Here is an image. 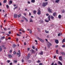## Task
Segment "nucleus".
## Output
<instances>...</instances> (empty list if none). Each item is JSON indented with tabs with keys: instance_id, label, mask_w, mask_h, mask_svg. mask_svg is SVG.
<instances>
[{
	"instance_id": "31",
	"label": "nucleus",
	"mask_w": 65,
	"mask_h": 65,
	"mask_svg": "<svg viewBox=\"0 0 65 65\" xmlns=\"http://www.w3.org/2000/svg\"><path fill=\"white\" fill-rule=\"evenodd\" d=\"M45 32L46 33H48V32H49V31H47L46 30H45Z\"/></svg>"
},
{
	"instance_id": "56",
	"label": "nucleus",
	"mask_w": 65,
	"mask_h": 65,
	"mask_svg": "<svg viewBox=\"0 0 65 65\" xmlns=\"http://www.w3.org/2000/svg\"><path fill=\"white\" fill-rule=\"evenodd\" d=\"M8 33H9V34H11V31H9Z\"/></svg>"
},
{
	"instance_id": "14",
	"label": "nucleus",
	"mask_w": 65,
	"mask_h": 65,
	"mask_svg": "<svg viewBox=\"0 0 65 65\" xmlns=\"http://www.w3.org/2000/svg\"><path fill=\"white\" fill-rule=\"evenodd\" d=\"M2 48L1 47V46H0V52H2Z\"/></svg>"
},
{
	"instance_id": "10",
	"label": "nucleus",
	"mask_w": 65,
	"mask_h": 65,
	"mask_svg": "<svg viewBox=\"0 0 65 65\" xmlns=\"http://www.w3.org/2000/svg\"><path fill=\"white\" fill-rule=\"evenodd\" d=\"M62 56H60L59 57V60H60V61H62Z\"/></svg>"
},
{
	"instance_id": "3",
	"label": "nucleus",
	"mask_w": 65,
	"mask_h": 65,
	"mask_svg": "<svg viewBox=\"0 0 65 65\" xmlns=\"http://www.w3.org/2000/svg\"><path fill=\"white\" fill-rule=\"evenodd\" d=\"M37 39H38L40 41H41L42 42H44V40L43 39H42L41 38H39V37H37Z\"/></svg>"
},
{
	"instance_id": "28",
	"label": "nucleus",
	"mask_w": 65,
	"mask_h": 65,
	"mask_svg": "<svg viewBox=\"0 0 65 65\" xmlns=\"http://www.w3.org/2000/svg\"><path fill=\"white\" fill-rule=\"evenodd\" d=\"M40 55H42L43 54V52L42 51L40 53H39Z\"/></svg>"
},
{
	"instance_id": "48",
	"label": "nucleus",
	"mask_w": 65,
	"mask_h": 65,
	"mask_svg": "<svg viewBox=\"0 0 65 65\" xmlns=\"http://www.w3.org/2000/svg\"><path fill=\"white\" fill-rule=\"evenodd\" d=\"M28 63H31V60H28Z\"/></svg>"
},
{
	"instance_id": "60",
	"label": "nucleus",
	"mask_w": 65,
	"mask_h": 65,
	"mask_svg": "<svg viewBox=\"0 0 65 65\" xmlns=\"http://www.w3.org/2000/svg\"><path fill=\"white\" fill-rule=\"evenodd\" d=\"M35 42H38V41H37V40H35Z\"/></svg>"
},
{
	"instance_id": "22",
	"label": "nucleus",
	"mask_w": 65,
	"mask_h": 65,
	"mask_svg": "<svg viewBox=\"0 0 65 65\" xmlns=\"http://www.w3.org/2000/svg\"><path fill=\"white\" fill-rule=\"evenodd\" d=\"M14 18H17V14H14Z\"/></svg>"
},
{
	"instance_id": "63",
	"label": "nucleus",
	"mask_w": 65,
	"mask_h": 65,
	"mask_svg": "<svg viewBox=\"0 0 65 65\" xmlns=\"http://www.w3.org/2000/svg\"><path fill=\"white\" fill-rule=\"evenodd\" d=\"M13 6H14V7H15V6H17V5H15V4H14V5H13Z\"/></svg>"
},
{
	"instance_id": "47",
	"label": "nucleus",
	"mask_w": 65,
	"mask_h": 65,
	"mask_svg": "<svg viewBox=\"0 0 65 65\" xmlns=\"http://www.w3.org/2000/svg\"><path fill=\"white\" fill-rule=\"evenodd\" d=\"M5 17H7V14H6L4 16Z\"/></svg>"
},
{
	"instance_id": "36",
	"label": "nucleus",
	"mask_w": 65,
	"mask_h": 65,
	"mask_svg": "<svg viewBox=\"0 0 65 65\" xmlns=\"http://www.w3.org/2000/svg\"><path fill=\"white\" fill-rule=\"evenodd\" d=\"M4 30H5V31H7V28H4Z\"/></svg>"
},
{
	"instance_id": "44",
	"label": "nucleus",
	"mask_w": 65,
	"mask_h": 65,
	"mask_svg": "<svg viewBox=\"0 0 65 65\" xmlns=\"http://www.w3.org/2000/svg\"><path fill=\"white\" fill-rule=\"evenodd\" d=\"M12 50H11L10 51V53H12Z\"/></svg>"
},
{
	"instance_id": "20",
	"label": "nucleus",
	"mask_w": 65,
	"mask_h": 65,
	"mask_svg": "<svg viewBox=\"0 0 65 65\" xmlns=\"http://www.w3.org/2000/svg\"><path fill=\"white\" fill-rule=\"evenodd\" d=\"M22 15V14H19L18 15V18H19Z\"/></svg>"
},
{
	"instance_id": "25",
	"label": "nucleus",
	"mask_w": 65,
	"mask_h": 65,
	"mask_svg": "<svg viewBox=\"0 0 65 65\" xmlns=\"http://www.w3.org/2000/svg\"><path fill=\"white\" fill-rule=\"evenodd\" d=\"M65 38H64L62 40V43L64 42L65 41Z\"/></svg>"
},
{
	"instance_id": "59",
	"label": "nucleus",
	"mask_w": 65,
	"mask_h": 65,
	"mask_svg": "<svg viewBox=\"0 0 65 65\" xmlns=\"http://www.w3.org/2000/svg\"><path fill=\"white\" fill-rule=\"evenodd\" d=\"M28 3V4H30V2H29V1H28L27 2Z\"/></svg>"
},
{
	"instance_id": "5",
	"label": "nucleus",
	"mask_w": 65,
	"mask_h": 65,
	"mask_svg": "<svg viewBox=\"0 0 65 65\" xmlns=\"http://www.w3.org/2000/svg\"><path fill=\"white\" fill-rule=\"evenodd\" d=\"M38 12H37L38 14L39 15L41 14V11H40V9H38Z\"/></svg>"
},
{
	"instance_id": "61",
	"label": "nucleus",
	"mask_w": 65,
	"mask_h": 65,
	"mask_svg": "<svg viewBox=\"0 0 65 65\" xmlns=\"http://www.w3.org/2000/svg\"><path fill=\"white\" fill-rule=\"evenodd\" d=\"M24 22V20H22L21 21V22Z\"/></svg>"
},
{
	"instance_id": "15",
	"label": "nucleus",
	"mask_w": 65,
	"mask_h": 65,
	"mask_svg": "<svg viewBox=\"0 0 65 65\" xmlns=\"http://www.w3.org/2000/svg\"><path fill=\"white\" fill-rule=\"evenodd\" d=\"M59 1H60V0H56L55 1V2L56 3H58Z\"/></svg>"
},
{
	"instance_id": "19",
	"label": "nucleus",
	"mask_w": 65,
	"mask_h": 65,
	"mask_svg": "<svg viewBox=\"0 0 65 65\" xmlns=\"http://www.w3.org/2000/svg\"><path fill=\"white\" fill-rule=\"evenodd\" d=\"M30 22H33V21L32 20V19L31 18L30 19Z\"/></svg>"
},
{
	"instance_id": "2",
	"label": "nucleus",
	"mask_w": 65,
	"mask_h": 65,
	"mask_svg": "<svg viewBox=\"0 0 65 65\" xmlns=\"http://www.w3.org/2000/svg\"><path fill=\"white\" fill-rule=\"evenodd\" d=\"M48 4V3H47V2H43V4H42V6L43 7H45Z\"/></svg>"
},
{
	"instance_id": "54",
	"label": "nucleus",
	"mask_w": 65,
	"mask_h": 65,
	"mask_svg": "<svg viewBox=\"0 0 65 65\" xmlns=\"http://www.w3.org/2000/svg\"><path fill=\"white\" fill-rule=\"evenodd\" d=\"M46 16H48V15H49V14L47 13L46 14Z\"/></svg>"
},
{
	"instance_id": "26",
	"label": "nucleus",
	"mask_w": 65,
	"mask_h": 65,
	"mask_svg": "<svg viewBox=\"0 0 65 65\" xmlns=\"http://www.w3.org/2000/svg\"><path fill=\"white\" fill-rule=\"evenodd\" d=\"M35 2V0H31V2L32 3H34Z\"/></svg>"
},
{
	"instance_id": "32",
	"label": "nucleus",
	"mask_w": 65,
	"mask_h": 65,
	"mask_svg": "<svg viewBox=\"0 0 65 65\" xmlns=\"http://www.w3.org/2000/svg\"><path fill=\"white\" fill-rule=\"evenodd\" d=\"M16 52H15V51H14L13 52V54L14 55H15V54H16Z\"/></svg>"
},
{
	"instance_id": "18",
	"label": "nucleus",
	"mask_w": 65,
	"mask_h": 65,
	"mask_svg": "<svg viewBox=\"0 0 65 65\" xmlns=\"http://www.w3.org/2000/svg\"><path fill=\"white\" fill-rule=\"evenodd\" d=\"M9 2L10 3H9V5H10V4H11L12 3V1H10Z\"/></svg>"
},
{
	"instance_id": "34",
	"label": "nucleus",
	"mask_w": 65,
	"mask_h": 65,
	"mask_svg": "<svg viewBox=\"0 0 65 65\" xmlns=\"http://www.w3.org/2000/svg\"><path fill=\"white\" fill-rule=\"evenodd\" d=\"M29 57H30L28 56H27V60H29Z\"/></svg>"
},
{
	"instance_id": "29",
	"label": "nucleus",
	"mask_w": 65,
	"mask_h": 65,
	"mask_svg": "<svg viewBox=\"0 0 65 65\" xmlns=\"http://www.w3.org/2000/svg\"><path fill=\"white\" fill-rule=\"evenodd\" d=\"M4 3H5L7 2V1L6 0H4L3 1Z\"/></svg>"
},
{
	"instance_id": "8",
	"label": "nucleus",
	"mask_w": 65,
	"mask_h": 65,
	"mask_svg": "<svg viewBox=\"0 0 65 65\" xmlns=\"http://www.w3.org/2000/svg\"><path fill=\"white\" fill-rule=\"evenodd\" d=\"M30 52H31L32 54H34L35 53V51L33 49H31L30 50Z\"/></svg>"
},
{
	"instance_id": "9",
	"label": "nucleus",
	"mask_w": 65,
	"mask_h": 65,
	"mask_svg": "<svg viewBox=\"0 0 65 65\" xmlns=\"http://www.w3.org/2000/svg\"><path fill=\"white\" fill-rule=\"evenodd\" d=\"M53 16H56V15H57V14L56 12H54L53 13Z\"/></svg>"
},
{
	"instance_id": "21",
	"label": "nucleus",
	"mask_w": 65,
	"mask_h": 65,
	"mask_svg": "<svg viewBox=\"0 0 65 65\" xmlns=\"http://www.w3.org/2000/svg\"><path fill=\"white\" fill-rule=\"evenodd\" d=\"M33 13H34V14H36V11L34 10L33 11Z\"/></svg>"
},
{
	"instance_id": "62",
	"label": "nucleus",
	"mask_w": 65,
	"mask_h": 65,
	"mask_svg": "<svg viewBox=\"0 0 65 65\" xmlns=\"http://www.w3.org/2000/svg\"><path fill=\"white\" fill-rule=\"evenodd\" d=\"M12 63L11 62L10 63V65H12Z\"/></svg>"
},
{
	"instance_id": "53",
	"label": "nucleus",
	"mask_w": 65,
	"mask_h": 65,
	"mask_svg": "<svg viewBox=\"0 0 65 65\" xmlns=\"http://www.w3.org/2000/svg\"><path fill=\"white\" fill-rule=\"evenodd\" d=\"M39 65H42V63H39Z\"/></svg>"
},
{
	"instance_id": "6",
	"label": "nucleus",
	"mask_w": 65,
	"mask_h": 65,
	"mask_svg": "<svg viewBox=\"0 0 65 65\" xmlns=\"http://www.w3.org/2000/svg\"><path fill=\"white\" fill-rule=\"evenodd\" d=\"M48 11L49 12H50V13H53V12H52V11H51V10L50 8H48Z\"/></svg>"
},
{
	"instance_id": "24",
	"label": "nucleus",
	"mask_w": 65,
	"mask_h": 65,
	"mask_svg": "<svg viewBox=\"0 0 65 65\" xmlns=\"http://www.w3.org/2000/svg\"><path fill=\"white\" fill-rule=\"evenodd\" d=\"M61 34H61V33H60L58 34V36H60V35H61Z\"/></svg>"
},
{
	"instance_id": "37",
	"label": "nucleus",
	"mask_w": 65,
	"mask_h": 65,
	"mask_svg": "<svg viewBox=\"0 0 65 65\" xmlns=\"http://www.w3.org/2000/svg\"><path fill=\"white\" fill-rule=\"evenodd\" d=\"M40 60H38L37 61V63H40Z\"/></svg>"
},
{
	"instance_id": "13",
	"label": "nucleus",
	"mask_w": 65,
	"mask_h": 65,
	"mask_svg": "<svg viewBox=\"0 0 65 65\" xmlns=\"http://www.w3.org/2000/svg\"><path fill=\"white\" fill-rule=\"evenodd\" d=\"M5 38V37L4 36L2 37L1 38V40H3V39H4Z\"/></svg>"
},
{
	"instance_id": "50",
	"label": "nucleus",
	"mask_w": 65,
	"mask_h": 65,
	"mask_svg": "<svg viewBox=\"0 0 65 65\" xmlns=\"http://www.w3.org/2000/svg\"><path fill=\"white\" fill-rule=\"evenodd\" d=\"M15 9H17V7H15L14 8H13L14 10H15Z\"/></svg>"
},
{
	"instance_id": "55",
	"label": "nucleus",
	"mask_w": 65,
	"mask_h": 65,
	"mask_svg": "<svg viewBox=\"0 0 65 65\" xmlns=\"http://www.w3.org/2000/svg\"><path fill=\"white\" fill-rule=\"evenodd\" d=\"M54 63L52 62V63L51 64V65H54Z\"/></svg>"
},
{
	"instance_id": "38",
	"label": "nucleus",
	"mask_w": 65,
	"mask_h": 65,
	"mask_svg": "<svg viewBox=\"0 0 65 65\" xmlns=\"http://www.w3.org/2000/svg\"><path fill=\"white\" fill-rule=\"evenodd\" d=\"M6 6L7 8H9V6L8 5H6Z\"/></svg>"
},
{
	"instance_id": "43",
	"label": "nucleus",
	"mask_w": 65,
	"mask_h": 65,
	"mask_svg": "<svg viewBox=\"0 0 65 65\" xmlns=\"http://www.w3.org/2000/svg\"><path fill=\"white\" fill-rule=\"evenodd\" d=\"M14 63H17V61L14 60Z\"/></svg>"
},
{
	"instance_id": "1",
	"label": "nucleus",
	"mask_w": 65,
	"mask_h": 65,
	"mask_svg": "<svg viewBox=\"0 0 65 65\" xmlns=\"http://www.w3.org/2000/svg\"><path fill=\"white\" fill-rule=\"evenodd\" d=\"M48 18L49 21H51V19H50V18L51 19V20H53L54 17L53 16H51V15H50L48 17Z\"/></svg>"
},
{
	"instance_id": "35",
	"label": "nucleus",
	"mask_w": 65,
	"mask_h": 65,
	"mask_svg": "<svg viewBox=\"0 0 65 65\" xmlns=\"http://www.w3.org/2000/svg\"><path fill=\"white\" fill-rule=\"evenodd\" d=\"M48 44H50V46H52V44H51V43L49 42H48Z\"/></svg>"
},
{
	"instance_id": "58",
	"label": "nucleus",
	"mask_w": 65,
	"mask_h": 65,
	"mask_svg": "<svg viewBox=\"0 0 65 65\" xmlns=\"http://www.w3.org/2000/svg\"><path fill=\"white\" fill-rule=\"evenodd\" d=\"M58 47V45H57L56 46V48H57Z\"/></svg>"
},
{
	"instance_id": "45",
	"label": "nucleus",
	"mask_w": 65,
	"mask_h": 65,
	"mask_svg": "<svg viewBox=\"0 0 65 65\" xmlns=\"http://www.w3.org/2000/svg\"><path fill=\"white\" fill-rule=\"evenodd\" d=\"M47 46L48 47H50V45L49 44H48Z\"/></svg>"
},
{
	"instance_id": "33",
	"label": "nucleus",
	"mask_w": 65,
	"mask_h": 65,
	"mask_svg": "<svg viewBox=\"0 0 65 65\" xmlns=\"http://www.w3.org/2000/svg\"><path fill=\"white\" fill-rule=\"evenodd\" d=\"M29 33L30 34H31V33H32V30H30Z\"/></svg>"
},
{
	"instance_id": "16",
	"label": "nucleus",
	"mask_w": 65,
	"mask_h": 65,
	"mask_svg": "<svg viewBox=\"0 0 65 65\" xmlns=\"http://www.w3.org/2000/svg\"><path fill=\"white\" fill-rule=\"evenodd\" d=\"M61 54H62V55H63V56H65V53H64V52H62L61 53Z\"/></svg>"
},
{
	"instance_id": "4",
	"label": "nucleus",
	"mask_w": 65,
	"mask_h": 65,
	"mask_svg": "<svg viewBox=\"0 0 65 65\" xmlns=\"http://www.w3.org/2000/svg\"><path fill=\"white\" fill-rule=\"evenodd\" d=\"M18 52L19 53H17V56H18V57H20L21 55V52L20 50L18 51Z\"/></svg>"
},
{
	"instance_id": "11",
	"label": "nucleus",
	"mask_w": 65,
	"mask_h": 65,
	"mask_svg": "<svg viewBox=\"0 0 65 65\" xmlns=\"http://www.w3.org/2000/svg\"><path fill=\"white\" fill-rule=\"evenodd\" d=\"M55 42L57 44H58V43H59V41H58V40H55Z\"/></svg>"
},
{
	"instance_id": "39",
	"label": "nucleus",
	"mask_w": 65,
	"mask_h": 65,
	"mask_svg": "<svg viewBox=\"0 0 65 65\" xmlns=\"http://www.w3.org/2000/svg\"><path fill=\"white\" fill-rule=\"evenodd\" d=\"M17 36H20L21 35H20L19 34H17Z\"/></svg>"
},
{
	"instance_id": "64",
	"label": "nucleus",
	"mask_w": 65,
	"mask_h": 65,
	"mask_svg": "<svg viewBox=\"0 0 65 65\" xmlns=\"http://www.w3.org/2000/svg\"><path fill=\"white\" fill-rule=\"evenodd\" d=\"M54 65H57V63H55L54 64Z\"/></svg>"
},
{
	"instance_id": "27",
	"label": "nucleus",
	"mask_w": 65,
	"mask_h": 65,
	"mask_svg": "<svg viewBox=\"0 0 65 65\" xmlns=\"http://www.w3.org/2000/svg\"><path fill=\"white\" fill-rule=\"evenodd\" d=\"M58 18L59 19H61V15H59L58 16Z\"/></svg>"
},
{
	"instance_id": "12",
	"label": "nucleus",
	"mask_w": 65,
	"mask_h": 65,
	"mask_svg": "<svg viewBox=\"0 0 65 65\" xmlns=\"http://www.w3.org/2000/svg\"><path fill=\"white\" fill-rule=\"evenodd\" d=\"M58 64H60V65H62V63L59 61L58 62Z\"/></svg>"
},
{
	"instance_id": "52",
	"label": "nucleus",
	"mask_w": 65,
	"mask_h": 65,
	"mask_svg": "<svg viewBox=\"0 0 65 65\" xmlns=\"http://www.w3.org/2000/svg\"><path fill=\"white\" fill-rule=\"evenodd\" d=\"M1 46H2L3 47H4L5 46L4 45H1Z\"/></svg>"
},
{
	"instance_id": "46",
	"label": "nucleus",
	"mask_w": 65,
	"mask_h": 65,
	"mask_svg": "<svg viewBox=\"0 0 65 65\" xmlns=\"http://www.w3.org/2000/svg\"><path fill=\"white\" fill-rule=\"evenodd\" d=\"M22 63H24V59H22Z\"/></svg>"
},
{
	"instance_id": "42",
	"label": "nucleus",
	"mask_w": 65,
	"mask_h": 65,
	"mask_svg": "<svg viewBox=\"0 0 65 65\" xmlns=\"http://www.w3.org/2000/svg\"><path fill=\"white\" fill-rule=\"evenodd\" d=\"M45 22H49V20H45Z\"/></svg>"
},
{
	"instance_id": "30",
	"label": "nucleus",
	"mask_w": 65,
	"mask_h": 65,
	"mask_svg": "<svg viewBox=\"0 0 65 65\" xmlns=\"http://www.w3.org/2000/svg\"><path fill=\"white\" fill-rule=\"evenodd\" d=\"M56 54H59V51H58V50L56 51Z\"/></svg>"
},
{
	"instance_id": "23",
	"label": "nucleus",
	"mask_w": 65,
	"mask_h": 65,
	"mask_svg": "<svg viewBox=\"0 0 65 65\" xmlns=\"http://www.w3.org/2000/svg\"><path fill=\"white\" fill-rule=\"evenodd\" d=\"M16 46V45H15V44H14L12 45V47L13 48H14Z\"/></svg>"
},
{
	"instance_id": "40",
	"label": "nucleus",
	"mask_w": 65,
	"mask_h": 65,
	"mask_svg": "<svg viewBox=\"0 0 65 65\" xmlns=\"http://www.w3.org/2000/svg\"><path fill=\"white\" fill-rule=\"evenodd\" d=\"M32 48H33V49L34 50L35 49V47L34 46H33L32 47Z\"/></svg>"
},
{
	"instance_id": "51",
	"label": "nucleus",
	"mask_w": 65,
	"mask_h": 65,
	"mask_svg": "<svg viewBox=\"0 0 65 65\" xmlns=\"http://www.w3.org/2000/svg\"><path fill=\"white\" fill-rule=\"evenodd\" d=\"M46 37L47 38H50V37H49V36H46Z\"/></svg>"
},
{
	"instance_id": "57",
	"label": "nucleus",
	"mask_w": 65,
	"mask_h": 65,
	"mask_svg": "<svg viewBox=\"0 0 65 65\" xmlns=\"http://www.w3.org/2000/svg\"><path fill=\"white\" fill-rule=\"evenodd\" d=\"M62 47H65V45H63L62 46Z\"/></svg>"
},
{
	"instance_id": "41",
	"label": "nucleus",
	"mask_w": 65,
	"mask_h": 65,
	"mask_svg": "<svg viewBox=\"0 0 65 65\" xmlns=\"http://www.w3.org/2000/svg\"><path fill=\"white\" fill-rule=\"evenodd\" d=\"M30 54L29 53L28 54L27 56H28V57H30Z\"/></svg>"
},
{
	"instance_id": "49",
	"label": "nucleus",
	"mask_w": 65,
	"mask_h": 65,
	"mask_svg": "<svg viewBox=\"0 0 65 65\" xmlns=\"http://www.w3.org/2000/svg\"><path fill=\"white\" fill-rule=\"evenodd\" d=\"M10 60H7V63H9V62H10Z\"/></svg>"
},
{
	"instance_id": "7",
	"label": "nucleus",
	"mask_w": 65,
	"mask_h": 65,
	"mask_svg": "<svg viewBox=\"0 0 65 65\" xmlns=\"http://www.w3.org/2000/svg\"><path fill=\"white\" fill-rule=\"evenodd\" d=\"M22 18L23 19H24L25 21H26L27 22H28V19L26 18H25V17L24 16H23Z\"/></svg>"
},
{
	"instance_id": "17",
	"label": "nucleus",
	"mask_w": 65,
	"mask_h": 65,
	"mask_svg": "<svg viewBox=\"0 0 65 65\" xmlns=\"http://www.w3.org/2000/svg\"><path fill=\"white\" fill-rule=\"evenodd\" d=\"M8 56L10 58H11L12 57V56L9 54L8 55Z\"/></svg>"
}]
</instances>
